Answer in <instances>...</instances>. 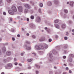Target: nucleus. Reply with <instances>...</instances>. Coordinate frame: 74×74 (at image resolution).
Wrapping results in <instances>:
<instances>
[{"label": "nucleus", "instance_id": "28", "mask_svg": "<svg viewBox=\"0 0 74 74\" xmlns=\"http://www.w3.org/2000/svg\"><path fill=\"white\" fill-rule=\"evenodd\" d=\"M40 7H42L43 5H42V3H40Z\"/></svg>", "mask_w": 74, "mask_h": 74}, {"label": "nucleus", "instance_id": "27", "mask_svg": "<svg viewBox=\"0 0 74 74\" xmlns=\"http://www.w3.org/2000/svg\"><path fill=\"white\" fill-rule=\"evenodd\" d=\"M39 73V72L38 71H36V74H38Z\"/></svg>", "mask_w": 74, "mask_h": 74}, {"label": "nucleus", "instance_id": "48", "mask_svg": "<svg viewBox=\"0 0 74 74\" xmlns=\"http://www.w3.org/2000/svg\"><path fill=\"white\" fill-rule=\"evenodd\" d=\"M17 37H20V35L19 34H18L17 35Z\"/></svg>", "mask_w": 74, "mask_h": 74}, {"label": "nucleus", "instance_id": "41", "mask_svg": "<svg viewBox=\"0 0 74 74\" xmlns=\"http://www.w3.org/2000/svg\"><path fill=\"white\" fill-rule=\"evenodd\" d=\"M49 60L51 62H52V58H51L50 60Z\"/></svg>", "mask_w": 74, "mask_h": 74}, {"label": "nucleus", "instance_id": "52", "mask_svg": "<svg viewBox=\"0 0 74 74\" xmlns=\"http://www.w3.org/2000/svg\"><path fill=\"white\" fill-rule=\"evenodd\" d=\"M45 47H48V45H47V44H45Z\"/></svg>", "mask_w": 74, "mask_h": 74}, {"label": "nucleus", "instance_id": "6", "mask_svg": "<svg viewBox=\"0 0 74 74\" xmlns=\"http://www.w3.org/2000/svg\"><path fill=\"white\" fill-rule=\"evenodd\" d=\"M47 56H49L50 58H52L53 57L52 54L51 53H48L47 54Z\"/></svg>", "mask_w": 74, "mask_h": 74}, {"label": "nucleus", "instance_id": "39", "mask_svg": "<svg viewBox=\"0 0 74 74\" xmlns=\"http://www.w3.org/2000/svg\"><path fill=\"white\" fill-rule=\"evenodd\" d=\"M10 21L11 22V21H12V18H10Z\"/></svg>", "mask_w": 74, "mask_h": 74}, {"label": "nucleus", "instance_id": "17", "mask_svg": "<svg viewBox=\"0 0 74 74\" xmlns=\"http://www.w3.org/2000/svg\"><path fill=\"white\" fill-rule=\"evenodd\" d=\"M39 53L40 54V55H42V54H43L44 52L42 51H40L39 52Z\"/></svg>", "mask_w": 74, "mask_h": 74}, {"label": "nucleus", "instance_id": "20", "mask_svg": "<svg viewBox=\"0 0 74 74\" xmlns=\"http://www.w3.org/2000/svg\"><path fill=\"white\" fill-rule=\"evenodd\" d=\"M64 12H65V13H67L68 12V11H67V10L65 9L64 10Z\"/></svg>", "mask_w": 74, "mask_h": 74}, {"label": "nucleus", "instance_id": "26", "mask_svg": "<svg viewBox=\"0 0 74 74\" xmlns=\"http://www.w3.org/2000/svg\"><path fill=\"white\" fill-rule=\"evenodd\" d=\"M70 57H73L74 56V55L72 54H70Z\"/></svg>", "mask_w": 74, "mask_h": 74}, {"label": "nucleus", "instance_id": "2", "mask_svg": "<svg viewBox=\"0 0 74 74\" xmlns=\"http://www.w3.org/2000/svg\"><path fill=\"white\" fill-rule=\"evenodd\" d=\"M12 67V64L10 63L8 64L7 66L5 67V68L6 69H11V68Z\"/></svg>", "mask_w": 74, "mask_h": 74}, {"label": "nucleus", "instance_id": "15", "mask_svg": "<svg viewBox=\"0 0 74 74\" xmlns=\"http://www.w3.org/2000/svg\"><path fill=\"white\" fill-rule=\"evenodd\" d=\"M48 5L49 6L51 5H52V3H51V2H48Z\"/></svg>", "mask_w": 74, "mask_h": 74}, {"label": "nucleus", "instance_id": "59", "mask_svg": "<svg viewBox=\"0 0 74 74\" xmlns=\"http://www.w3.org/2000/svg\"><path fill=\"white\" fill-rule=\"evenodd\" d=\"M72 32H74V29H72Z\"/></svg>", "mask_w": 74, "mask_h": 74}, {"label": "nucleus", "instance_id": "33", "mask_svg": "<svg viewBox=\"0 0 74 74\" xmlns=\"http://www.w3.org/2000/svg\"><path fill=\"white\" fill-rule=\"evenodd\" d=\"M64 39L65 40H67V37H64Z\"/></svg>", "mask_w": 74, "mask_h": 74}, {"label": "nucleus", "instance_id": "8", "mask_svg": "<svg viewBox=\"0 0 74 74\" xmlns=\"http://www.w3.org/2000/svg\"><path fill=\"white\" fill-rule=\"evenodd\" d=\"M2 49L3 53L5 52V51H6V49L5 48V47H3V48Z\"/></svg>", "mask_w": 74, "mask_h": 74}, {"label": "nucleus", "instance_id": "14", "mask_svg": "<svg viewBox=\"0 0 74 74\" xmlns=\"http://www.w3.org/2000/svg\"><path fill=\"white\" fill-rule=\"evenodd\" d=\"M73 4H74L73 2H71L70 3V5L71 6H73Z\"/></svg>", "mask_w": 74, "mask_h": 74}, {"label": "nucleus", "instance_id": "22", "mask_svg": "<svg viewBox=\"0 0 74 74\" xmlns=\"http://www.w3.org/2000/svg\"><path fill=\"white\" fill-rule=\"evenodd\" d=\"M69 61L70 62H72V61H73V60L72 58H70L69 59Z\"/></svg>", "mask_w": 74, "mask_h": 74}, {"label": "nucleus", "instance_id": "29", "mask_svg": "<svg viewBox=\"0 0 74 74\" xmlns=\"http://www.w3.org/2000/svg\"><path fill=\"white\" fill-rule=\"evenodd\" d=\"M7 1L8 2V3H10L11 1V0H7Z\"/></svg>", "mask_w": 74, "mask_h": 74}, {"label": "nucleus", "instance_id": "56", "mask_svg": "<svg viewBox=\"0 0 74 74\" xmlns=\"http://www.w3.org/2000/svg\"><path fill=\"white\" fill-rule=\"evenodd\" d=\"M19 65L20 66H22V64H19Z\"/></svg>", "mask_w": 74, "mask_h": 74}, {"label": "nucleus", "instance_id": "12", "mask_svg": "<svg viewBox=\"0 0 74 74\" xmlns=\"http://www.w3.org/2000/svg\"><path fill=\"white\" fill-rule=\"evenodd\" d=\"M62 29H64L66 27V25L64 24H62Z\"/></svg>", "mask_w": 74, "mask_h": 74}, {"label": "nucleus", "instance_id": "45", "mask_svg": "<svg viewBox=\"0 0 74 74\" xmlns=\"http://www.w3.org/2000/svg\"><path fill=\"white\" fill-rule=\"evenodd\" d=\"M12 40L13 41H14V40H15V38H12Z\"/></svg>", "mask_w": 74, "mask_h": 74}, {"label": "nucleus", "instance_id": "31", "mask_svg": "<svg viewBox=\"0 0 74 74\" xmlns=\"http://www.w3.org/2000/svg\"><path fill=\"white\" fill-rule=\"evenodd\" d=\"M63 59H66V56H63Z\"/></svg>", "mask_w": 74, "mask_h": 74}, {"label": "nucleus", "instance_id": "16", "mask_svg": "<svg viewBox=\"0 0 74 74\" xmlns=\"http://www.w3.org/2000/svg\"><path fill=\"white\" fill-rule=\"evenodd\" d=\"M24 12L25 13H26V12H28V10L27 9H25L24 10Z\"/></svg>", "mask_w": 74, "mask_h": 74}, {"label": "nucleus", "instance_id": "44", "mask_svg": "<svg viewBox=\"0 0 74 74\" xmlns=\"http://www.w3.org/2000/svg\"><path fill=\"white\" fill-rule=\"evenodd\" d=\"M69 73H72V72L71 71L69 70Z\"/></svg>", "mask_w": 74, "mask_h": 74}, {"label": "nucleus", "instance_id": "10", "mask_svg": "<svg viewBox=\"0 0 74 74\" xmlns=\"http://www.w3.org/2000/svg\"><path fill=\"white\" fill-rule=\"evenodd\" d=\"M41 21V19H40V18L39 17H38L37 18V22H39Z\"/></svg>", "mask_w": 74, "mask_h": 74}, {"label": "nucleus", "instance_id": "46", "mask_svg": "<svg viewBox=\"0 0 74 74\" xmlns=\"http://www.w3.org/2000/svg\"><path fill=\"white\" fill-rule=\"evenodd\" d=\"M21 56H23V53H22L21 54Z\"/></svg>", "mask_w": 74, "mask_h": 74}, {"label": "nucleus", "instance_id": "49", "mask_svg": "<svg viewBox=\"0 0 74 74\" xmlns=\"http://www.w3.org/2000/svg\"><path fill=\"white\" fill-rule=\"evenodd\" d=\"M28 69H31V67L29 66V67H28Z\"/></svg>", "mask_w": 74, "mask_h": 74}, {"label": "nucleus", "instance_id": "57", "mask_svg": "<svg viewBox=\"0 0 74 74\" xmlns=\"http://www.w3.org/2000/svg\"><path fill=\"white\" fill-rule=\"evenodd\" d=\"M2 1V0H0V3H1Z\"/></svg>", "mask_w": 74, "mask_h": 74}, {"label": "nucleus", "instance_id": "37", "mask_svg": "<svg viewBox=\"0 0 74 74\" xmlns=\"http://www.w3.org/2000/svg\"><path fill=\"white\" fill-rule=\"evenodd\" d=\"M26 43L27 44H29L30 43V42H29L28 41H27L26 42Z\"/></svg>", "mask_w": 74, "mask_h": 74}, {"label": "nucleus", "instance_id": "38", "mask_svg": "<svg viewBox=\"0 0 74 74\" xmlns=\"http://www.w3.org/2000/svg\"><path fill=\"white\" fill-rule=\"evenodd\" d=\"M66 70H69V68L68 67L66 68Z\"/></svg>", "mask_w": 74, "mask_h": 74}, {"label": "nucleus", "instance_id": "25", "mask_svg": "<svg viewBox=\"0 0 74 74\" xmlns=\"http://www.w3.org/2000/svg\"><path fill=\"white\" fill-rule=\"evenodd\" d=\"M31 19H34V16H31Z\"/></svg>", "mask_w": 74, "mask_h": 74}, {"label": "nucleus", "instance_id": "19", "mask_svg": "<svg viewBox=\"0 0 74 74\" xmlns=\"http://www.w3.org/2000/svg\"><path fill=\"white\" fill-rule=\"evenodd\" d=\"M39 40L40 41H44V40H45V39L44 38H41Z\"/></svg>", "mask_w": 74, "mask_h": 74}, {"label": "nucleus", "instance_id": "24", "mask_svg": "<svg viewBox=\"0 0 74 74\" xmlns=\"http://www.w3.org/2000/svg\"><path fill=\"white\" fill-rule=\"evenodd\" d=\"M32 54L34 56H36V54L35 53H32Z\"/></svg>", "mask_w": 74, "mask_h": 74}, {"label": "nucleus", "instance_id": "43", "mask_svg": "<svg viewBox=\"0 0 74 74\" xmlns=\"http://www.w3.org/2000/svg\"><path fill=\"white\" fill-rule=\"evenodd\" d=\"M63 74H67V73L66 72H64Z\"/></svg>", "mask_w": 74, "mask_h": 74}, {"label": "nucleus", "instance_id": "36", "mask_svg": "<svg viewBox=\"0 0 74 74\" xmlns=\"http://www.w3.org/2000/svg\"><path fill=\"white\" fill-rule=\"evenodd\" d=\"M3 14L4 15H6V13L4 12L3 13Z\"/></svg>", "mask_w": 74, "mask_h": 74}, {"label": "nucleus", "instance_id": "3", "mask_svg": "<svg viewBox=\"0 0 74 74\" xmlns=\"http://www.w3.org/2000/svg\"><path fill=\"white\" fill-rule=\"evenodd\" d=\"M18 8L19 12H22L23 11V8L21 6H19L18 7Z\"/></svg>", "mask_w": 74, "mask_h": 74}, {"label": "nucleus", "instance_id": "53", "mask_svg": "<svg viewBox=\"0 0 74 74\" xmlns=\"http://www.w3.org/2000/svg\"><path fill=\"white\" fill-rule=\"evenodd\" d=\"M45 30H47V27H45Z\"/></svg>", "mask_w": 74, "mask_h": 74}, {"label": "nucleus", "instance_id": "60", "mask_svg": "<svg viewBox=\"0 0 74 74\" xmlns=\"http://www.w3.org/2000/svg\"><path fill=\"white\" fill-rule=\"evenodd\" d=\"M11 31L12 32H14V29L12 30Z\"/></svg>", "mask_w": 74, "mask_h": 74}, {"label": "nucleus", "instance_id": "64", "mask_svg": "<svg viewBox=\"0 0 74 74\" xmlns=\"http://www.w3.org/2000/svg\"><path fill=\"white\" fill-rule=\"evenodd\" d=\"M64 66H66V64H64Z\"/></svg>", "mask_w": 74, "mask_h": 74}, {"label": "nucleus", "instance_id": "50", "mask_svg": "<svg viewBox=\"0 0 74 74\" xmlns=\"http://www.w3.org/2000/svg\"><path fill=\"white\" fill-rule=\"evenodd\" d=\"M14 60L15 61H16V58H14Z\"/></svg>", "mask_w": 74, "mask_h": 74}, {"label": "nucleus", "instance_id": "13", "mask_svg": "<svg viewBox=\"0 0 74 74\" xmlns=\"http://www.w3.org/2000/svg\"><path fill=\"white\" fill-rule=\"evenodd\" d=\"M56 28H57V29H59V26L58 25H55Z\"/></svg>", "mask_w": 74, "mask_h": 74}, {"label": "nucleus", "instance_id": "40", "mask_svg": "<svg viewBox=\"0 0 74 74\" xmlns=\"http://www.w3.org/2000/svg\"><path fill=\"white\" fill-rule=\"evenodd\" d=\"M15 65L16 66V65H17V64H18V63L17 62H15Z\"/></svg>", "mask_w": 74, "mask_h": 74}, {"label": "nucleus", "instance_id": "21", "mask_svg": "<svg viewBox=\"0 0 74 74\" xmlns=\"http://www.w3.org/2000/svg\"><path fill=\"white\" fill-rule=\"evenodd\" d=\"M27 61L29 62H30L32 61V59H28L27 60Z\"/></svg>", "mask_w": 74, "mask_h": 74}, {"label": "nucleus", "instance_id": "5", "mask_svg": "<svg viewBox=\"0 0 74 74\" xmlns=\"http://www.w3.org/2000/svg\"><path fill=\"white\" fill-rule=\"evenodd\" d=\"M25 6L26 8H28V9H30V6L29 5L27 4H25Z\"/></svg>", "mask_w": 74, "mask_h": 74}, {"label": "nucleus", "instance_id": "51", "mask_svg": "<svg viewBox=\"0 0 74 74\" xmlns=\"http://www.w3.org/2000/svg\"><path fill=\"white\" fill-rule=\"evenodd\" d=\"M64 53H67V51H64Z\"/></svg>", "mask_w": 74, "mask_h": 74}, {"label": "nucleus", "instance_id": "11", "mask_svg": "<svg viewBox=\"0 0 74 74\" xmlns=\"http://www.w3.org/2000/svg\"><path fill=\"white\" fill-rule=\"evenodd\" d=\"M25 48L26 49H27V50H30V49H31V47H26Z\"/></svg>", "mask_w": 74, "mask_h": 74}, {"label": "nucleus", "instance_id": "62", "mask_svg": "<svg viewBox=\"0 0 74 74\" xmlns=\"http://www.w3.org/2000/svg\"><path fill=\"white\" fill-rule=\"evenodd\" d=\"M1 74H4V72H2L1 73Z\"/></svg>", "mask_w": 74, "mask_h": 74}, {"label": "nucleus", "instance_id": "63", "mask_svg": "<svg viewBox=\"0 0 74 74\" xmlns=\"http://www.w3.org/2000/svg\"><path fill=\"white\" fill-rule=\"evenodd\" d=\"M54 68L55 69H56V67L54 66Z\"/></svg>", "mask_w": 74, "mask_h": 74}, {"label": "nucleus", "instance_id": "34", "mask_svg": "<svg viewBox=\"0 0 74 74\" xmlns=\"http://www.w3.org/2000/svg\"><path fill=\"white\" fill-rule=\"evenodd\" d=\"M51 41H52V39H49V42H51Z\"/></svg>", "mask_w": 74, "mask_h": 74}, {"label": "nucleus", "instance_id": "35", "mask_svg": "<svg viewBox=\"0 0 74 74\" xmlns=\"http://www.w3.org/2000/svg\"><path fill=\"white\" fill-rule=\"evenodd\" d=\"M66 36H68L69 35V32H66Z\"/></svg>", "mask_w": 74, "mask_h": 74}, {"label": "nucleus", "instance_id": "30", "mask_svg": "<svg viewBox=\"0 0 74 74\" xmlns=\"http://www.w3.org/2000/svg\"><path fill=\"white\" fill-rule=\"evenodd\" d=\"M49 74H53V72L52 71H51L50 72Z\"/></svg>", "mask_w": 74, "mask_h": 74}, {"label": "nucleus", "instance_id": "23", "mask_svg": "<svg viewBox=\"0 0 74 74\" xmlns=\"http://www.w3.org/2000/svg\"><path fill=\"white\" fill-rule=\"evenodd\" d=\"M59 22V20H56L54 21L55 23H58Z\"/></svg>", "mask_w": 74, "mask_h": 74}, {"label": "nucleus", "instance_id": "1", "mask_svg": "<svg viewBox=\"0 0 74 74\" xmlns=\"http://www.w3.org/2000/svg\"><path fill=\"white\" fill-rule=\"evenodd\" d=\"M12 10H9L8 11V12L11 15H13L14 14V11L16 12V11H17V10H16V7L14 6H13L12 7Z\"/></svg>", "mask_w": 74, "mask_h": 74}, {"label": "nucleus", "instance_id": "61", "mask_svg": "<svg viewBox=\"0 0 74 74\" xmlns=\"http://www.w3.org/2000/svg\"><path fill=\"white\" fill-rule=\"evenodd\" d=\"M67 4H69V2H67Z\"/></svg>", "mask_w": 74, "mask_h": 74}, {"label": "nucleus", "instance_id": "32", "mask_svg": "<svg viewBox=\"0 0 74 74\" xmlns=\"http://www.w3.org/2000/svg\"><path fill=\"white\" fill-rule=\"evenodd\" d=\"M32 37L33 38H36V36H35L34 35H32Z\"/></svg>", "mask_w": 74, "mask_h": 74}, {"label": "nucleus", "instance_id": "47", "mask_svg": "<svg viewBox=\"0 0 74 74\" xmlns=\"http://www.w3.org/2000/svg\"><path fill=\"white\" fill-rule=\"evenodd\" d=\"M55 37L56 38H57L58 37V36L57 35H56L55 36Z\"/></svg>", "mask_w": 74, "mask_h": 74}, {"label": "nucleus", "instance_id": "18", "mask_svg": "<svg viewBox=\"0 0 74 74\" xmlns=\"http://www.w3.org/2000/svg\"><path fill=\"white\" fill-rule=\"evenodd\" d=\"M35 66L36 67H37V68H38V69H40V66H39V65H38L37 64H35Z\"/></svg>", "mask_w": 74, "mask_h": 74}, {"label": "nucleus", "instance_id": "7", "mask_svg": "<svg viewBox=\"0 0 74 74\" xmlns=\"http://www.w3.org/2000/svg\"><path fill=\"white\" fill-rule=\"evenodd\" d=\"M35 49H37V50H40L41 49V47H35Z\"/></svg>", "mask_w": 74, "mask_h": 74}, {"label": "nucleus", "instance_id": "4", "mask_svg": "<svg viewBox=\"0 0 74 74\" xmlns=\"http://www.w3.org/2000/svg\"><path fill=\"white\" fill-rule=\"evenodd\" d=\"M6 55L8 56H10L11 55V53L10 51H8L6 53Z\"/></svg>", "mask_w": 74, "mask_h": 74}, {"label": "nucleus", "instance_id": "54", "mask_svg": "<svg viewBox=\"0 0 74 74\" xmlns=\"http://www.w3.org/2000/svg\"><path fill=\"white\" fill-rule=\"evenodd\" d=\"M27 21H29V18H27Z\"/></svg>", "mask_w": 74, "mask_h": 74}, {"label": "nucleus", "instance_id": "42", "mask_svg": "<svg viewBox=\"0 0 74 74\" xmlns=\"http://www.w3.org/2000/svg\"><path fill=\"white\" fill-rule=\"evenodd\" d=\"M39 12H40V13H41V9H39Z\"/></svg>", "mask_w": 74, "mask_h": 74}, {"label": "nucleus", "instance_id": "9", "mask_svg": "<svg viewBox=\"0 0 74 74\" xmlns=\"http://www.w3.org/2000/svg\"><path fill=\"white\" fill-rule=\"evenodd\" d=\"M41 49H47L48 48V47H40Z\"/></svg>", "mask_w": 74, "mask_h": 74}, {"label": "nucleus", "instance_id": "55", "mask_svg": "<svg viewBox=\"0 0 74 74\" xmlns=\"http://www.w3.org/2000/svg\"><path fill=\"white\" fill-rule=\"evenodd\" d=\"M1 50H0V55H1Z\"/></svg>", "mask_w": 74, "mask_h": 74}, {"label": "nucleus", "instance_id": "58", "mask_svg": "<svg viewBox=\"0 0 74 74\" xmlns=\"http://www.w3.org/2000/svg\"><path fill=\"white\" fill-rule=\"evenodd\" d=\"M29 34H27V36H29Z\"/></svg>", "mask_w": 74, "mask_h": 74}]
</instances>
